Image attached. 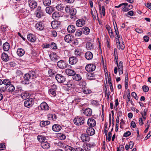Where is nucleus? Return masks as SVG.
Returning <instances> with one entry per match:
<instances>
[{"label":"nucleus","mask_w":151,"mask_h":151,"mask_svg":"<svg viewBox=\"0 0 151 151\" xmlns=\"http://www.w3.org/2000/svg\"><path fill=\"white\" fill-rule=\"evenodd\" d=\"M27 38L28 40L32 42H34L36 40V38L35 36L32 34H29L27 35Z\"/></svg>","instance_id":"nucleus-19"},{"label":"nucleus","mask_w":151,"mask_h":151,"mask_svg":"<svg viewBox=\"0 0 151 151\" xmlns=\"http://www.w3.org/2000/svg\"><path fill=\"white\" fill-rule=\"evenodd\" d=\"M1 58L2 60L4 62H7L9 59V57L5 52H3L1 54Z\"/></svg>","instance_id":"nucleus-23"},{"label":"nucleus","mask_w":151,"mask_h":151,"mask_svg":"<svg viewBox=\"0 0 151 151\" xmlns=\"http://www.w3.org/2000/svg\"><path fill=\"white\" fill-rule=\"evenodd\" d=\"M85 118L83 117L75 118L73 120L74 124L77 125H80L84 124Z\"/></svg>","instance_id":"nucleus-2"},{"label":"nucleus","mask_w":151,"mask_h":151,"mask_svg":"<svg viewBox=\"0 0 151 151\" xmlns=\"http://www.w3.org/2000/svg\"><path fill=\"white\" fill-rule=\"evenodd\" d=\"M87 124L90 127H93L96 125L95 120L92 118H89L87 121Z\"/></svg>","instance_id":"nucleus-11"},{"label":"nucleus","mask_w":151,"mask_h":151,"mask_svg":"<svg viewBox=\"0 0 151 151\" xmlns=\"http://www.w3.org/2000/svg\"><path fill=\"white\" fill-rule=\"evenodd\" d=\"M128 4L127 3H123L120 4L118 6H114V7L116 8H119L120 7H121L122 6L124 5L125 6H127L128 5Z\"/></svg>","instance_id":"nucleus-56"},{"label":"nucleus","mask_w":151,"mask_h":151,"mask_svg":"<svg viewBox=\"0 0 151 151\" xmlns=\"http://www.w3.org/2000/svg\"><path fill=\"white\" fill-rule=\"evenodd\" d=\"M34 104V100L32 99H27L24 102V106L27 108L32 107Z\"/></svg>","instance_id":"nucleus-6"},{"label":"nucleus","mask_w":151,"mask_h":151,"mask_svg":"<svg viewBox=\"0 0 151 151\" xmlns=\"http://www.w3.org/2000/svg\"><path fill=\"white\" fill-rule=\"evenodd\" d=\"M63 144V143L60 141L54 142V145H57L60 147H62Z\"/></svg>","instance_id":"nucleus-54"},{"label":"nucleus","mask_w":151,"mask_h":151,"mask_svg":"<svg viewBox=\"0 0 151 151\" xmlns=\"http://www.w3.org/2000/svg\"><path fill=\"white\" fill-rule=\"evenodd\" d=\"M68 32L70 33H74L76 31L75 26L72 24L69 25L67 28Z\"/></svg>","instance_id":"nucleus-18"},{"label":"nucleus","mask_w":151,"mask_h":151,"mask_svg":"<svg viewBox=\"0 0 151 151\" xmlns=\"http://www.w3.org/2000/svg\"><path fill=\"white\" fill-rule=\"evenodd\" d=\"M38 140L40 142L42 143L45 140V137L42 135H39L37 137Z\"/></svg>","instance_id":"nucleus-34"},{"label":"nucleus","mask_w":151,"mask_h":151,"mask_svg":"<svg viewBox=\"0 0 151 151\" xmlns=\"http://www.w3.org/2000/svg\"><path fill=\"white\" fill-rule=\"evenodd\" d=\"M50 47L52 49H56L57 48V47L56 46V44L52 42L50 45Z\"/></svg>","instance_id":"nucleus-55"},{"label":"nucleus","mask_w":151,"mask_h":151,"mask_svg":"<svg viewBox=\"0 0 151 151\" xmlns=\"http://www.w3.org/2000/svg\"><path fill=\"white\" fill-rule=\"evenodd\" d=\"M25 53V51L23 49L21 48H19L17 51V54L19 56H22Z\"/></svg>","instance_id":"nucleus-31"},{"label":"nucleus","mask_w":151,"mask_h":151,"mask_svg":"<svg viewBox=\"0 0 151 151\" xmlns=\"http://www.w3.org/2000/svg\"><path fill=\"white\" fill-rule=\"evenodd\" d=\"M6 91V85L2 86L0 88V93H2Z\"/></svg>","instance_id":"nucleus-49"},{"label":"nucleus","mask_w":151,"mask_h":151,"mask_svg":"<svg viewBox=\"0 0 151 151\" xmlns=\"http://www.w3.org/2000/svg\"><path fill=\"white\" fill-rule=\"evenodd\" d=\"M22 98L24 99H28L30 97V95L29 92L27 91H23L22 93L20 94Z\"/></svg>","instance_id":"nucleus-15"},{"label":"nucleus","mask_w":151,"mask_h":151,"mask_svg":"<svg viewBox=\"0 0 151 151\" xmlns=\"http://www.w3.org/2000/svg\"><path fill=\"white\" fill-rule=\"evenodd\" d=\"M94 76V74L92 73H89L87 74V78L89 79H91L90 77H93Z\"/></svg>","instance_id":"nucleus-63"},{"label":"nucleus","mask_w":151,"mask_h":151,"mask_svg":"<svg viewBox=\"0 0 151 151\" xmlns=\"http://www.w3.org/2000/svg\"><path fill=\"white\" fill-rule=\"evenodd\" d=\"M83 92L85 94H89L91 93V91L86 87H84L83 90Z\"/></svg>","instance_id":"nucleus-44"},{"label":"nucleus","mask_w":151,"mask_h":151,"mask_svg":"<svg viewBox=\"0 0 151 151\" xmlns=\"http://www.w3.org/2000/svg\"><path fill=\"white\" fill-rule=\"evenodd\" d=\"M107 77H108V81L109 83V86H110V88L111 89V92L113 91H114V89H113V86H112V83L111 82V79L110 77V78H109V77L108 75Z\"/></svg>","instance_id":"nucleus-41"},{"label":"nucleus","mask_w":151,"mask_h":151,"mask_svg":"<svg viewBox=\"0 0 151 151\" xmlns=\"http://www.w3.org/2000/svg\"><path fill=\"white\" fill-rule=\"evenodd\" d=\"M132 96L134 97V98L137 100L138 99V97L137 96V94L134 92H132L131 93Z\"/></svg>","instance_id":"nucleus-62"},{"label":"nucleus","mask_w":151,"mask_h":151,"mask_svg":"<svg viewBox=\"0 0 151 151\" xmlns=\"http://www.w3.org/2000/svg\"><path fill=\"white\" fill-rule=\"evenodd\" d=\"M83 33L85 35H88L90 32V30L87 27H84L81 29Z\"/></svg>","instance_id":"nucleus-32"},{"label":"nucleus","mask_w":151,"mask_h":151,"mask_svg":"<svg viewBox=\"0 0 151 151\" xmlns=\"http://www.w3.org/2000/svg\"><path fill=\"white\" fill-rule=\"evenodd\" d=\"M142 88L143 91L145 92H147L149 90L148 87L146 85L143 86L142 87Z\"/></svg>","instance_id":"nucleus-53"},{"label":"nucleus","mask_w":151,"mask_h":151,"mask_svg":"<svg viewBox=\"0 0 151 151\" xmlns=\"http://www.w3.org/2000/svg\"><path fill=\"white\" fill-rule=\"evenodd\" d=\"M94 143H86L83 145L84 149L86 151H89L91 147L94 146Z\"/></svg>","instance_id":"nucleus-13"},{"label":"nucleus","mask_w":151,"mask_h":151,"mask_svg":"<svg viewBox=\"0 0 151 151\" xmlns=\"http://www.w3.org/2000/svg\"><path fill=\"white\" fill-rule=\"evenodd\" d=\"M50 123L48 121H42L40 123V125L41 127H43L50 124Z\"/></svg>","instance_id":"nucleus-35"},{"label":"nucleus","mask_w":151,"mask_h":151,"mask_svg":"<svg viewBox=\"0 0 151 151\" xmlns=\"http://www.w3.org/2000/svg\"><path fill=\"white\" fill-rule=\"evenodd\" d=\"M85 56L86 58L88 60H91L93 58V55L90 52H86L85 54Z\"/></svg>","instance_id":"nucleus-27"},{"label":"nucleus","mask_w":151,"mask_h":151,"mask_svg":"<svg viewBox=\"0 0 151 151\" xmlns=\"http://www.w3.org/2000/svg\"><path fill=\"white\" fill-rule=\"evenodd\" d=\"M49 93L51 94L54 96H55L56 95L55 90L53 89H50L49 90Z\"/></svg>","instance_id":"nucleus-51"},{"label":"nucleus","mask_w":151,"mask_h":151,"mask_svg":"<svg viewBox=\"0 0 151 151\" xmlns=\"http://www.w3.org/2000/svg\"><path fill=\"white\" fill-rule=\"evenodd\" d=\"M114 27L115 33L116 35V37H117V38H116V39H117V38L118 39H119L120 37V36L119 34L118 30L117 27V25H116V27H115V26H114Z\"/></svg>","instance_id":"nucleus-45"},{"label":"nucleus","mask_w":151,"mask_h":151,"mask_svg":"<svg viewBox=\"0 0 151 151\" xmlns=\"http://www.w3.org/2000/svg\"><path fill=\"white\" fill-rule=\"evenodd\" d=\"M63 84L64 85H67L68 87L69 88H73L74 85L73 84V83L71 81H70L67 82V83H66L65 82Z\"/></svg>","instance_id":"nucleus-39"},{"label":"nucleus","mask_w":151,"mask_h":151,"mask_svg":"<svg viewBox=\"0 0 151 151\" xmlns=\"http://www.w3.org/2000/svg\"><path fill=\"white\" fill-rule=\"evenodd\" d=\"M48 74L49 75V76L50 77H51L53 76V75H54L55 74V71H54L53 70L51 69H50L48 70Z\"/></svg>","instance_id":"nucleus-47"},{"label":"nucleus","mask_w":151,"mask_h":151,"mask_svg":"<svg viewBox=\"0 0 151 151\" xmlns=\"http://www.w3.org/2000/svg\"><path fill=\"white\" fill-rule=\"evenodd\" d=\"M68 64L65 61L61 60L57 63V66L60 69H64L67 67Z\"/></svg>","instance_id":"nucleus-4"},{"label":"nucleus","mask_w":151,"mask_h":151,"mask_svg":"<svg viewBox=\"0 0 151 151\" xmlns=\"http://www.w3.org/2000/svg\"><path fill=\"white\" fill-rule=\"evenodd\" d=\"M23 91V90H22L21 87H17L15 90V92L17 93H22Z\"/></svg>","instance_id":"nucleus-48"},{"label":"nucleus","mask_w":151,"mask_h":151,"mask_svg":"<svg viewBox=\"0 0 151 151\" xmlns=\"http://www.w3.org/2000/svg\"><path fill=\"white\" fill-rule=\"evenodd\" d=\"M78 61V59L76 57L72 56L70 57L69 59V63L71 65H74L76 64Z\"/></svg>","instance_id":"nucleus-14"},{"label":"nucleus","mask_w":151,"mask_h":151,"mask_svg":"<svg viewBox=\"0 0 151 151\" xmlns=\"http://www.w3.org/2000/svg\"><path fill=\"white\" fill-rule=\"evenodd\" d=\"M37 77V75L35 72L33 71H29L24 75L23 80L22 81V83L25 84H28L29 83L31 79L35 78Z\"/></svg>","instance_id":"nucleus-1"},{"label":"nucleus","mask_w":151,"mask_h":151,"mask_svg":"<svg viewBox=\"0 0 151 151\" xmlns=\"http://www.w3.org/2000/svg\"><path fill=\"white\" fill-rule=\"evenodd\" d=\"M40 107L42 110L45 111L48 110L49 109V107L48 104L45 102H43L40 105Z\"/></svg>","instance_id":"nucleus-16"},{"label":"nucleus","mask_w":151,"mask_h":151,"mask_svg":"<svg viewBox=\"0 0 151 151\" xmlns=\"http://www.w3.org/2000/svg\"><path fill=\"white\" fill-rule=\"evenodd\" d=\"M86 47L88 50H91L93 48L92 44L91 42H87L86 44Z\"/></svg>","instance_id":"nucleus-42"},{"label":"nucleus","mask_w":151,"mask_h":151,"mask_svg":"<svg viewBox=\"0 0 151 151\" xmlns=\"http://www.w3.org/2000/svg\"><path fill=\"white\" fill-rule=\"evenodd\" d=\"M81 139L83 142H87L89 141L90 137L87 134L83 133L81 135Z\"/></svg>","instance_id":"nucleus-7"},{"label":"nucleus","mask_w":151,"mask_h":151,"mask_svg":"<svg viewBox=\"0 0 151 151\" xmlns=\"http://www.w3.org/2000/svg\"><path fill=\"white\" fill-rule=\"evenodd\" d=\"M61 126L59 124H55L52 126V129L55 132H59L61 129Z\"/></svg>","instance_id":"nucleus-22"},{"label":"nucleus","mask_w":151,"mask_h":151,"mask_svg":"<svg viewBox=\"0 0 151 151\" xmlns=\"http://www.w3.org/2000/svg\"><path fill=\"white\" fill-rule=\"evenodd\" d=\"M28 3L29 6L31 9H34L37 6V3L34 0H29Z\"/></svg>","instance_id":"nucleus-10"},{"label":"nucleus","mask_w":151,"mask_h":151,"mask_svg":"<svg viewBox=\"0 0 151 151\" xmlns=\"http://www.w3.org/2000/svg\"><path fill=\"white\" fill-rule=\"evenodd\" d=\"M82 32L81 30H77L76 32L75 33V35L77 37H79L80 36L82 33Z\"/></svg>","instance_id":"nucleus-52"},{"label":"nucleus","mask_w":151,"mask_h":151,"mask_svg":"<svg viewBox=\"0 0 151 151\" xmlns=\"http://www.w3.org/2000/svg\"><path fill=\"white\" fill-rule=\"evenodd\" d=\"M76 24L77 26L81 27L85 24V21L83 19H79L76 21Z\"/></svg>","instance_id":"nucleus-21"},{"label":"nucleus","mask_w":151,"mask_h":151,"mask_svg":"<svg viewBox=\"0 0 151 151\" xmlns=\"http://www.w3.org/2000/svg\"><path fill=\"white\" fill-rule=\"evenodd\" d=\"M49 57L52 61L56 62L59 59L60 57L57 55L56 53H52L50 55Z\"/></svg>","instance_id":"nucleus-9"},{"label":"nucleus","mask_w":151,"mask_h":151,"mask_svg":"<svg viewBox=\"0 0 151 151\" xmlns=\"http://www.w3.org/2000/svg\"><path fill=\"white\" fill-rule=\"evenodd\" d=\"M3 84H4V85H9L11 83V82L9 79H4L2 81Z\"/></svg>","instance_id":"nucleus-46"},{"label":"nucleus","mask_w":151,"mask_h":151,"mask_svg":"<svg viewBox=\"0 0 151 151\" xmlns=\"http://www.w3.org/2000/svg\"><path fill=\"white\" fill-rule=\"evenodd\" d=\"M6 91L9 92H12L15 89V87L12 84H10L9 85H6Z\"/></svg>","instance_id":"nucleus-28"},{"label":"nucleus","mask_w":151,"mask_h":151,"mask_svg":"<svg viewBox=\"0 0 151 151\" xmlns=\"http://www.w3.org/2000/svg\"><path fill=\"white\" fill-rule=\"evenodd\" d=\"M125 88L126 89H127L128 84V77L127 73L125 74Z\"/></svg>","instance_id":"nucleus-36"},{"label":"nucleus","mask_w":151,"mask_h":151,"mask_svg":"<svg viewBox=\"0 0 151 151\" xmlns=\"http://www.w3.org/2000/svg\"><path fill=\"white\" fill-rule=\"evenodd\" d=\"M117 66L118 67V68H123V62L122 61H120L119 62V64H118V65H117Z\"/></svg>","instance_id":"nucleus-58"},{"label":"nucleus","mask_w":151,"mask_h":151,"mask_svg":"<svg viewBox=\"0 0 151 151\" xmlns=\"http://www.w3.org/2000/svg\"><path fill=\"white\" fill-rule=\"evenodd\" d=\"M36 17L40 18L43 16V11L36 12Z\"/></svg>","instance_id":"nucleus-43"},{"label":"nucleus","mask_w":151,"mask_h":151,"mask_svg":"<svg viewBox=\"0 0 151 151\" xmlns=\"http://www.w3.org/2000/svg\"><path fill=\"white\" fill-rule=\"evenodd\" d=\"M35 27L39 30H42L44 29V25L42 22H39L36 24Z\"/></svg>","instance_id":"nucleus-20"},{"label":"nucleus","mask_w":151,"mask_h":151,"mask_svg":"<svg viewBox=\"0 0 151 151\" xmlns=\"http://www.w3.org/2000/svg\"><path fill=\"white\" fill-rule=\"evenodd\" d=\"M75 54L77 56H80L81 55V52L78 49H76L75 51Z\"/></svg>","instance_id":"nucleus-57"},{"label":"nucleus","mask_w":151,"mask_h":151,"mask_svg":"<svg viewBox=\"0 0 151 151\" xmlns=\"http://www.w3.org/2000/svg\"><path fill=\"white\" fill-rule=\"evenodd\" d=\"M10 48L9 44L7 42L4 43L3 45V48L5 51H8Z\"/></svg>","instance_id":"nucleus-30"},{"label":"nucleus","mask_w":151,"mask_h":151,"mask_svg":"<svg viewBox=\"0 0 151 151\" xmlns=\"http://www.w3.org/2000/svg\"><path fill=\"white\" fill-rule=\"evenodd\" d=\"M63 14L61 12H55L52 14V17L55 20H58L60 17L63 16Z\"/></svg>","instance_id":"nucleus-5"},{"label":"nucleus","mask_w":151,"mask_h":151,"mask_svg":"<svg viewBox=\"0 0 151 151\" xmlns=\"http://www.w3.org/2000/svg\"><path fill=\"white\" fill-rule=\"evenodd\" d=\"M65 72L66 74L69 76H73L75 74V72L70 69H67L65 70Z\"/></svg>","instance_id":"nucleus-26"},{"label":"nucleus","mask_w":151,"mask_h":151,"mask_svg":"<svg viewBox=\"0 0 151 151\" xmlns=\"http://www.w3.org/2000/svg\"><path fill=\"white\" fill-rule=\"evenodd\" d=\"M96 68V65L92 64H90L86 65L85 69L88 72L94 71Z\"/></svg>","instance_id":"nucleus-8"},{"label":"nucleus","mask_w":151,"mask_h":151,"mask_svg":"<svg viewBox=\"0 0 151 151\" xmlns=\"http://www.w3.org/2000/svg\"><path fill=\"white\" fill-rule=\"evenodd\" d=\"M72 78L74 80L76 81H79L81 79V76L79 74L76 73L74 75H73Z\"/></svg>","instance_id":"nucleus-33"},{"label":"nucleus","mask_w":151,"mask_h":151,"mask_svg":"<svg viewBox=\"0 0 151 151\" xmlns=\"http://www.w3.org/2000/svg\"><path fill=\"white\" fill-rule=\"evenodd\" d=\"M48 116L49 117H50L53 121H55L57 119V116L55 114H49L48 115Z\"/></svg>","instance_id":"nucleus-50"},{"label":"nucleus","mask_w":151,"mask_h":151,"mask_svg":"<svg viewBox=\"0 0 151 151\" xmlns=\"http://www.w3.org/2000/svg\"><path fill=\"white\" fill-rule=\"evenodd\" d=\"M71 8H70V7H69L68 6H67L65 8V11L67 13H69Z\"/></svg>","instance_id":"nucleus-60"},{"label":"nucleus","mask_w":151,"mask_h":151,"mask_svg":"<svg viewBox=\"0 0 151 151\" xmlns=\"http://www.w3.org/2000/svg\"><path fill=\"white\" fill-rule=\"evenodd\" d=\"M55 78L59 83H64L66 81L65 77L61 74H57L55 76Z\"/></svg>","instance_id":"nucleus-3"},{"label":"nucleus","mask_w":151,"mask_h":151,"mask_svg":"<svg viewBox=\"0 0 151 151\" xmlns=\"http://www.w3.org/2000/svg\"><path fill=\"white\" fill-rule=\"evenodd\" d=\"M64 39L65 42H69L73 41L74 38L72 35L70 34H68L65 36Z\"/></svg>","instance_id":"nucleus-17"},{"label":"nucleus","mask_w":151,"mask_h":151,"mask_svg":"<svg viewBox=\"0 0 151 151\" xmlns=\"http://www.w3.org/2000/svg\"><path fill=\"white\" fill-rule=\"evenodd\" d=\"M45 11L47 13L51 14L55 11V9L52 6H50L46 8Z\"/></svg>","instance_id":"nucleus-25"},{"label":"nucleus","mask_w":151,"mask_h":151,"mask_svg":"<svg viewBox=\"0 0 151 151\" xmlns=\"http://www.w3.org/2000/svg\"><path fill=\"white\" fill-rule=\"evenodd\" d=\"M86 133L88 136H92L95 133L94 129L92 127H88L86 130Z\"/></svg>","instance_id":"nucleus-12"},{"label":"nucleus","mask_w":151,"mask_h":151,"mask_svg":"<svg viewBox=\"0 0 151 151\" xmlns=\"http://www.w3.org/2000/svg\"><path fill=\"white\" fill-rule=\"evenodd\" d=\"M41 147L44 149H47L50 147V144L47 142H45L41 143Z\"/></svg>","instance_id":"nucleus-29"},{"label":"nucleus","mask_w":151,"mask_h":151,"mask_svg":"<svg viewBox=\"0 0 151 151\" xmlns=\"http://www.w3.org/2000/svg\"><path fill=\"white\" fill-rule=\"evenodd\" d=\"M70 10H70V12L69 13L70 15L72 16L75 15L76 13V10L75 9L73 8H72Z\"/></svg>","instance_id":"nucleus-40"},{"label":"nucleus","mask_w":151,"mask_h":151,"mask_svg":"<svg viewBox=\"0 0 151 151\" xmlns=\"http://www.w3.org/2000/svg\"><path fill=\"white\" fill-rule=\"evenodd\" d=\"M44 5L45 6H49L51 4V0H42Z\"/></svg>","instance_id":"nucleus-37"},{"label":"nucleus","mask_w":151,"mask_h":151,"mask_svg":"<svg viewBox=\"0 0 151 151\" xmlns=\"http://www.w3.org/2000/svg\"><path fill=\"white\" fill-rule=\"evenodd\" d=\"M145 6L151 10V3H148L146 4Z\"/></svg>","instance_id":"nucleus-64"},{"label":"nucleus","mask_w":151,"mask_h":151,"mask_svg":"<svg viewBox=\"0 0 151 151\" xmlns=\"http://www.w3.org/2000/svg\"><path fill=\"white\" fill-rule=\"evenodd\" d=\"M5 143H0V150H3V148L5 147Z\"/></svg>","instance_id":"nucleus-59"},{"label":"nucleus","mask_w":151,"mask_h":151,"mask_svg":"<svg viewBox=\"0 0 151 151\" xmlns=\"http://www.w3.org/2000/svg\"><path fill=\"white\" fill-rule=\"evenodd\" d=\"M131 134V133L130 132L128 131L127 132L124 133L123 135V136L125 137H127L130 135Z\"/></svg>","instance_id":"nucleus-61"},{"label":"nucleus","mask_w":151,"mask_h":151,"mask_svg":"<svg viewBox=\"0 0 151 151\" xmlns=\"http://www.w3.org/2000/svg\"><path fill=\"white\" fill-rule=\"evenodd\" d=\"M56 7L58 10L60 11L63 10L64 8V7L63 6V4H57Z\"/></svg>","instance_id":"nucleus-38"},{"label":"nucleus","mask_w":151,"mask_h":151,"mask_svg":"<svg viewBox=\"0 0 151 151\" xmlns=\"http://www.w3.org/2000/svg\"><path fill=\"white\" fill-rule=\"evenodd\" d=\"M83 113L86 116H90L92 114V110L90 108H87L84 110Z\"/></svg>","instance_id":"nucleus-24"}]
</instances>
